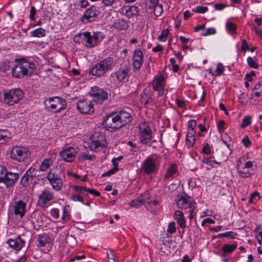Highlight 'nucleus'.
Returning <instances> with one entry per match:
<instances>
[{
	"label": "nucleus",
	"mask_w": 262,
	"mask_h": 262,
	"mask_svg": "<svg viewBox=\"0 0 262 262\" xmlns=\"http://www.w3.org/2000/svg\"><path fill=\"white\" fill-rule=\"evenodd\" d=\"M166 85V80L163 75L156 76L153 80L152 86L155 91H157L159 96L164 95Z\"/></svg>",
	"instance_id": "obj_13"
},
{
	"label": "nucleus",
	"mask_w": 262,
	"mask_h": 262,
	"mask_svg": "<svg viewBox=\"0 0 262 262\" xmlns=\"http://www.w3.org/2000/svg\"><path fill=\"white\" fill-rule=\"evenodd\" d=\"M178 170V166L176 164H171L167 168V172L165 174V179H169Z\"/></svg>",
	"instance_id": "obj_35"
},
{
	"label": "nucleus",
	"mask_w": 262,
	"mask_h": 262,
	"mask_svg": "<svg viewBox=\"0 0 262 262\" xmlns=\"http://www.w3.org/2000/svg\"><path fill=\"white\" fill-rule=\"evenodd\" d=\"M19 179V174L16 172H12L7 170L6 176L2 183L5 184L7 188L14 186Z\"/></svg>",
	"instance_id": "obj_20"
},
{
	"label": "nucleus",
	"mask_w": 262,
	"mask_h": 262,
	"mask_svg": "<svg viewBox=\"0 0 262 262\" xmlns=\"http://www.w3.org/2000/svg\"><path fill=\"white\" fill-rule=\"evenodd\" d=\"M237 172L240 177L242 178H247L251 176V173L248 170H246L244 167H240L239 166L237 167Z\"/></svg>",
	"instance_id": "obj_37"
},
{
	"label": "nucleus",
	"mask_w": 262,
	"mask_h": 262,
	"mask_svg": "<svg viewBox=\"0 0 262 262\" xmlns=\"http://www.w3.org/2000/svg\"><path fill=\"white\" fill-rule=\"evenodd\" d=\"M52 217L55 219H58L59 217V210L57 208H52L50 211Z\"/></svg>",
	"instance_id": "obj_59"
},
{
	"label": "nucleus",
	"mask_w": 262,
	"mask_h": 262,
	"mask_svg": "<svg viewBox=\"0 0 262 262\" xmlns=\"http://www.w3.org/2000/svg\"><path fill=\"white\" fill-rule=\"evenodd\" d=\"M69 200L73 202H80L82 204H84V200L82 196L78 194H72L69 198Z\"/></svg>",
	"instance_id": "obj_50"
},
{
	"label": "nucleus",
	"mask_w": 262,
	"mask_h": 262,
	"mask_svg": "<svg viewBox=\"0 0 262 262\" xmlns=\"http://www.w3.org/2000/svg\"><path fill=\"white\" fill-rule=\"evenodd\" d=\"M175 201L179 208L184 210L189 209L190 219H192L195 215L194 210L196 203L192 197L185 193L178 194L175 199Z\"/></svg>",
	"instance_id": "obj_2"
},
{
	"label": "nucleus",
	"mask_w": 262,
	"mask_h": 262,
	"mask_svg": "<svg viewBox=\"0 0 262 262\" xmlns=\"http://www.w3.org/2000/svg\"><path fill=\"white\" fill-rule=\"evenodd\" d=\"M32 180V179L30 178V177L26 175L25 173L24 174V176L22 177V178L20 179V184L24 187H29L30 185V182Z\"/></svg>",
	"instance_id": "obj_42"
},
{
	"label": "nucleus",
	"mask_w": 262,
	"mask_h": 262,
	"mask_svg": "<svg viewBox=\"0 0 262 262\" xmlns=\"http://www.w3.org/2000/svg\"><path fill=\"white\" fill-rule=\"evenodd\" d=\"M79 160L81 161L85 160L92 161L95 159V156L90 155L86 153L83 152L79 156Z\"/></svg>",
	"instance_id": "obj_47"
},
{
	"label": "nucleus",
	"mask_w": 262,
	"mask_h": 262,
	"mask_svg": "<svg viewBox=\"0 0 262 262\" xmlns=\"http://www.w3.org/2000/svg\"><path fill=\"white\" fill-rule=\"evenodd\" d=\"M118 170H119L118 166H116L115 167H114L113 168L110 169L107 171L102 173L101 175V177H109L111 175L115 174Z\"/></svg>",
	"instance_id": "obj_51"
},
{
	"label": "nucleus",
	"mask_w": 262,
	"mask_h": 262,
	"mask_svg": "<svg viewBox=\"0 0 262 262\" xmlns=\"http://www.w3.org/2000/svg\"><path fill=\"white\" fill-rule=\"evenodd\" d=\"M36 170L35 168L30 167L26 171L25 174L33 179L36 176Z\"/></svg>",
	"instance_id": "obj_58"
},
{
	"label": "nucleus",
	"mask_w": 262,
	"mask_h": 262,
	"mask_svg": "<svg viewBox=\"0 0 262 262\" xmlns=\"http://www.w3.org/2000/svg\"><path fill=\"white\" fill-rule=\"evenodd\" d=\"M7 243L10 247L18 251L25 246V242L21 238L20 236H18L15 239H9Z\"/></svg>",
	"instance_id": "obj_22"
},
{
	"label": "nucleus",
	"mask_w": 262,
	"mask_h": 262,
	"mask_svg": "<svg viewBox=\"0 0 262 262\" xmlns=\"http://www.w3.org/2000/svg\"><path fill=\"white\" fill-rule=\"evenodd\" d=\"M89 94L93 98V101L97 104H102L108 99L107 92L97 86L92 88Z\"/></svg>",
	"instance_id": "obj_9"
},
{
	"label": "nucleus",
	"mask_w": 262,
	"mask_h": 262,
	"mask_svg": "<svg viewBox=\"0 0 262 262\" xmlns=\"http://www.w3.org/2000/svg\"><path fill=\"white\" fill-rule=\"evenodd\" d=\"M255 231H257L258 233V241L260 245H262V228L260 225L256 226L255 229Z\"/></svg>",
	"instance_id": "obj_55"
},
{
	"label": "nucleus",
	"mask_w": 262,
	"mask_h": 262,
	"mask_svg": "<svg viewBox=\"0 0 262 262\" xmlns=\"http://www.w3.org/2000/svg\"><path fill=\"white\" fill-rule=\"evenodd\" d=\"M237 248L236 244H226L224 245L222 248V253H221V256H225L226 254L232 253Z\"/></svg>",
	"instance_id": "obj_30"
},
{
	"label": "nucleus",
	"mask_w": 262,
	"mask_h": 262,
	"mask_svg": "<svg viewBox=\"0 0 262 262\" xmlns=\"http://www.w3.org/2000/svg\"><path fill=\"white\" fill-rule=\"evenodd\" d=\"M225 70L224 66L221 63H218L216 69L214 73L210 71V73L213 76H219L221 75Z\"/></svg>",
	"instance_id": "obj_43"
},
{
	"label": "nucleus",
	"mask_w": 262,
	"mask_h": 262,
	"mask_svg": "<svg viewBox=\"0 0 262 262\" xmlns=\"http://www.w3.org/2000/svg\"><path fill=\"white\" fill-rule=\"evenodd\" d=\"M247 62L249 66L253 69H257L258 65L253 60V58L251 57H249L247 58Z\"/></svg>",
	"instance_id": "obj_61"
},
{
	"label": "nucleus",
	"mask_w": 262,
	"mask_h": 262,
	"mask_svg": "<svg viewBox=\"0 0 262 262\" xmlns=\"http://www.w3.org/2000/svg\"><path fill=\"white\" fill-rule=\"evenodd\" d=\"M176 232V224L174 222H171L168 226L167 232L170 234Z\"/></svg>",
	"instance_id": "obj_57"
},
{
	"label": "nucleus",
	"mask_w": 262,
	"mask_h": 262,
	"mask_svg": "<svg viewBox=\"0 0 262 262\" xmlns=\"http://www.w3.org/2000/svg\"><path fill=\"white\" fill-rule=\"evenodd\" d=\"M150 8L154 7V13L156 16H160L163 13V5L158 3L157 4H154L149 6Z\"/></svg>",
	"instance_id": "obj_40"
},
{
	"label": "nucleus",
	"mask_w": 262,
	"mask_h": 262,
	"mask_svg": "<svg viewBox=\"0 0 262 262\" xmlns=\"http://www.w3.org/2000/svg\"><path fill=\"white\" fill-rule=\"evenodd\" d=\"M146 202L142 198H138L136 199L132 200L129 205L132 207L138 208Z\"/></svg>",
	"instance_id": "obj_41"
},
{
	"label": "nucleus",
	"mask_w": 262,
	"mask_h": 262,
	"mask_svg": "<svg viewBox=\"0 0 262 262\" xmlns=\"http://www.w3.org/2000/svg\"><path fill=\"white\" fill-rule=\"evenodd\" d=\"M70 213L68 210V206H65L63 208V214L62 219L64 222H67L70 220Z\"/></svg>",
	"instance_id": "obj_52"
},
{
	"label": "nucleus",
	"mask_w": 262,
	"mask_h": 262,
	"mask_svg": "<svg viewBox=\"0 0 262 262\" xmlns=\"http://www.w3.org/2000/svg\"><path fill=\"white\" fill-rule=\"evenodd\" d=\"M27 204L23 200H18L14 205V214L23 217L26 212Z\"/></svg>",
	"instance_id": "obj_21"
},
{
	"label": "nucleus",
	"mask_w": 262,
	"mask_h": 262,
	"mask_svg": "<svg viewBox=\"0 0 262 262\" xmlns=\"http://www.w3.org/2000/svg\"><path fill=\"white\" fill-rule=\"evenodd\" d=\"M46 110H52L55 113H59L67 107V101L60 97H51L44 101Z\"/></svg>",
	"instance_id": "obj_4"
},
{
	"label": "nucleus",
	"mask_w": 262,
	"mask_h": 262,
	"mask_svg": "<svg viewBox=\"0 0 262 262\" xmlns=\"http://www.w3.org/2000/svg\"><path fill=\"white\" fill-rule=\"evenodd\" d=\"M169 34V30L167 29H164L163 30L161 33V34L158 37V39L160 41H165L167 39Z\"/></svg>",
	"instance_id": "obj_48"
},
{
	"label": "nucleus",
	"mask_w": 262,
	"mask_h": 262,
	"mask_svg": "<svg viewBox=\"0 0 262 262\" xmlns=\"http://www.w3.org/2000/svg\"><path fill=\"white\" fill-rule=\"evenodd\" d=\"M31 35L33 37H42L46 36V30L42 28L36 29L31 32Z\"/></svg>",
	"instance_id": "obj_36"
},
{
	"label": "nucleus",
	"mask_w": 262,
	"mask_h": 262,
	"mask_svg": "<svg viewBox=\"0 0 262 262\" xmlns=\"http://www.w3.org/2000/svg\"><path fill=\"white\" fill-rule=\"evenodd\" d=\"M83 33H79L77 35H75L74 37V41L76 43H80L83 40H85V37H84Z\"/></svg>",
	"instance_id": "obj_62"
},
{
	"label": "nucleus",
	"mask_w": 262,
	"mask_h": 262,
	"mask_svg": "<svg viewBox=\"0 0 262 262\" xmlns=\"http://www.w3.org/2000/svg\"><path fill=\"white\" fill-rule=\"evenodd\" d=\"M92 36L93 37V42H91L90 40L88 41L90 43L89 44L90 48H93L98 45L104 38L103 34L100 32H93V34Z\"/></svg>",
	"instance_id": "obj_29"
},
{
	"label": "nucleus",
	"mask_w": 262,
	"mask_h": 262,
	"mask_svg": "<svg viewBox=\"0 0 262 262\" xmlns=\"http://www.w3.org/2000/svg\"><path fill=\"white\" fill-rule=\"evenodd\" d=\"M114 61L112 57H108L94 66L90 71V74L99 77L107 72L112 70Z\"/></svg>",
	"instance_id": "obj_3"
},
{
	"label": "nucleus",
	"mask_w": 262,
	"mask_h": 262,
	"mask_svg": "<svg viewBox=\"0 0 262 262\" xmlns=\"http://www.w3.org/2000/svg\"><path fill=\"white\" fill-rule=\"evenodd\" d=\"M142 169L147 175L153 173L157 169L156 160L152 157H148L142 163Z\"/></svg>",
	"instance_id": "obj_16"
},
{
	"label": "nucleus",
	"mask_w": 262,
	"mask_h": 262,
	"mask_svg": "<svg viewBox=\"0 0 262 262\" xmlns=\"http://www.w3.org/2000/svg\"><path fill=\"white\" fill-rule=\"evenodd\" d=\"M139 139L143 144H147L152 139V130L146 122H143L139 125Z\"/></svg>",
	"instance_id": "obj_7"
},
{
	"label": "nucleus",
	"mask_w": 262,
	"mask_h": 262,
	"mask_svg": "<svg viewBox=\"0 0 262 262\" xmlns=\"http://www.w3.org/2000/svg\"><path fill=\"white\" fill-rule=\"evenodd\" d=\"M202 161L212 168H216L220 166L221 164L220 162L215 160L214 157H211L209 158H204Z\"/></svg>",
	"instance_id": "obj_34"
},
{
	"label": "nucleus",
	"mask_w": 262,
	"mask_h": 262,
	"mask_svg": "<svg viewBox=\"0 0 262 262\" xmlns=\"http://www.w3.org/2000/svg\"><path fill=\"white\" fill-rule=\"evenodd\" d=\"M116 113H113L106 117L103 121L102 125L106 130L114 132L122 127Z\"/></svg>",
	"instance_id": "obj_8"
},
{
	"label": "nucleus",
	"mask_w": 262,
	"mask_h": 262,
	"mask_svg": "<svg viewBox=\"0 0 262 262\" xmlns=\"http://www.w3.org/2000/svg\"><path fill=\"white\" fill-rule=\"evenodd\" d=\"M77 153L78 151L76 148L73 147H68L60 152L59 156L62 160L67 162H71L74 160Z\"/></svg>",
	"instance_id": "obj_17"
},
{
	"label": "nucleus",
	"mask_w": 262,
	"mask_h": 262,
	"mask_svg": "<svg viewBox=\"0 0 262 262\" xmlns=\"http://www.w3.org/2000/svg\"><path fill=\"white\" fill-rule=\"evenodd\" d=\"M174 218L180 228L182 229L186 228V220L185 219L184 214L182 211L180 210H176L174 213Z\"/></svg>",
	"instance_id": "obj_27"
},
{
	"label": "nucleus",
	"mask_w": 262,
	"mask_h": 262,
	"mask_svg": "<svg viewBox=\"0 0 262 262\" xmlns=\"http://www.w3.org/2000/svg\"><path fill=\"white\" fill-rule=\"evenodd\" d=\"M226 123L224 120H220L217 124V128L220 133L223 132L225 129Z\"/></svg>",
	"instance_id": "obj_64"
},
{
	"label": "nucleus",
	"mask_w": 262,
	"mask_h": 262,
	"mask_svg": "<svg viewBox=\"0 0 262 262\" xmlns=\"http://www.w3.org/2000/svg\"><path fill=\"white\" fill-rule=\"evenodd\" d=\"M208 10V8L206 6H199L196 7L195 10L193 9V11L198 13H205Z\"/></svg>",
	"instance_id": "obj_56"
},
{
	"label": "nucleus",
	"mask_w": 262,
	"mask_h": 262,
	"mask_svg": "<svg viewBox=\"0 0 262 262\" xmlns=\"http://www.w3.org/2000/svg\"><path fill=\"white\" fill-rule=\"evenodd\" d=\"M4 102L9 106H13L24 98L23 91L19 88L6 90L4 94Z\"/></svg>",
	"instance_id": "obj_5"
},
{
	"label": "nucleus",
	"mask_w": 262,
	"mask_h": 262,
	"mask_svg": "<svg viewBox=\"0 0 262 262\" xmlns=\"http://www.w3.org/2000/svg\"><path fill=\"white\" fill-rule=\"evenodd\" d=\"M216 30L214 28H208L202 33V35L206 36L215 34Z\"/></svg>",
	"instance_id": "obj_60"
},
{
	"label": "nucleus",
	"mask_w": 262,
	"mask_h": 262,
	"mask_svg": "<svg viewBox=\"0 0 262 262\" xmlns=\"http://www.w3.org/2000/svg\"><path fill=\"white\" fill-rule=\"evenodd\" d=\"M47 179L52 186L53 189L56 191L62 189V181L55 171L50 170L47 174Z\"/></svg>",
	"instance_id": "obj_11"
},
{
	"label": "nucleus",
	"mask_w": 262,
	"mask_h": 262,
	"mask_svg": "<svg viewBox=\"0 0 262 262\" xmlns=\"http://www.w3.org/2000/svg\"><path fill=\"white\" fill-rule=\"evenodd\" d=\"M154 100L153 93L149 87L144 89L140 94V101L141 103L146 107L148 104L151 103Z\"/></svg>",
	"instance_id": "obj_18"
},
{
	"label": "nucleus",
	"mask_w": 262,
	"mask_h": 262,
	"mask_svg": "<svg viewBox=\"0 0 262 262\" xmlns=\"http://www.w3.org/2000/svg\"><path fill=\"white\" fill-rule=\"evenodd\" d=\"M132 60L134 70H140L143 63V53L142 51L139 49L135 50L133 53Z\"/></svg>",
	"instance_id": "obj_15"
},
{
	"label": "nucleus",
	"mask_w": 262,
	"mask_h": 262,
	"mask_svg": "<svg viewBox=\"0 0 262 262\" xmlns=\"http://www.w3.org/2000/svg\"><path fill=\"white\" fill-rule=\"evenodd\" d=\"M100 13L99 8L93 6L85 10L81 18V21L84 23L93 21L99 15Z\"/></svg>",
	"instance_id": "obj_12"
},
{
	"label": "nucleus",
	"mask_w": 262,
	"mask_h": 262,
	"mask_svg": "<svg viewBox=\"0 0 262 262\" xmlns=\"http://www.w3.org/2000/svg\"><path fill=\"white\" fill-rule=\"evenodd\" d=\"M128 22L122 18L115 20L113 25V27L119 31L126 30L128 29Z\"/></svg>",
	"instance_id": "obj_28"
},
{
	"label": "nucleus",
	"mask_w": 262,
	"mask_h": 262,
	"mask_svg": "<svg viewBox=\"0 0 262 262\" xmlns=\"http://www.w3.org/2000/svg\"><path fill=\"white\" fill-rule=\"evenodd\" d=\"M195 135L193 132H187L185 143L187 147L190 148L193 146L195 142Z\"/></svg>",
	"instance_id": "obj_32"
},
{
	"label": "nucleus",
	"mask_w": 262,
	"mask_h": 262,
	"mask_svg": "<svg viewBox=\"0 0 262 262\" xmlns=\"http://www.w3.org/2000/svg\"><path fill=\"white\" fill-rule=\"evenodd\" d=\"M122 127L129 123L132 121V116L130 113L125 111H121L118 113H115Z\"/></svg>",
	"instance_id": "obj_23"
},
{
	"label": "nucleus",
	"mask_w": 262,
	"mask_h": 262,
	"mask_svg": "<svg viewBox=\"0 0 262 262\" xmlns=\"http://www.w3.org/2000/svg\"><path fill=\"white\" fill-rule=\"evenodd\" d=\"M121 13L125 15L127 18H130L138 15V8L136 6L124 7L121 9Z\"/></svg>",
	"instance_id": "obj_24"
},
{
	"label": "nucleus",
	"mask_w": 262,
	"mask_h": 262,
	"mask_svg": "<svg viewBox=\"0 0 262 262\" xmlns=\"http://www.w3.org/2000/svg\"><path fill=\"white\" fill-rule=\"evenodd\" d=\"M83 35L84 37H85L84 38L86 42L85 46L86 47L90 48V46H89V44L90 43H89L88 41L90 40L91 42H93V37L91 35V33L89 32H83Z\"/></svg>",
	"instance_id": "obj_49"
},
{
	"label": "nucleus",
	"mask_w": 262,
	"mask_h": 262,
	"mask_svg": "<svg viewBox=\"0 0 262 262\" xmlns=\"http://www.w3.org/2000/svg\"><path fill=\"white\" fill-rule=\"evenodd\" d=\"M7 169L3 165H0V183H2L5 176H6Z\"/></svg>",
	"instance_id": "obj_54"
},
{
	"label": "nucleus",
	"mask_w": 262,
	"mask_h": 262,
	"mask_svg": "<svg viewBox=\"0 0 262 262\" xmlns=\"http://www.w3.org/2000/svg\"><path fill=\"white\" fill-rule=\"evenodd\" d=\"M89 193L92 194L96 196H99L100 195V193L96 190L87 188L86 193H85V195L88 196Z\"/></svg>",
	"instance_id": "obj_63"
},
{
	"label": "nucleus",
	"mask_w": 262,
	"mask_h": 262,
	"mask_svg": "<svg viewBox=\"0 0 262 262\" xmlns=\"http://www.w3.org/2000/svg\"><path fill=\"white\" fill-rule=\"evenodd\" d=\"M145 203V205L146 209L151 212L155 213L157 210V206L159 203L157 200H154L146 202Z\"/></svg>",
	"instance_id": "obj_33"
},
{
	"label": "nucleus",
	"mask_w": 262,
	"mask_h": 262,
	"mask_svg": "<svg viewBox=\"0 0 262 262\" xmlns=\"http://www.w3.org/2000/svg\"><path fill=\"white\" fill-rule=\"evenodd\" d=\"M237 235V233L233 231H228L225 233H219L216 235L218 238L226 237L228 239H235Z\"/></svg>",
	"instance_id": "obj_38"
},
{
	"label": "nucleus",
	"mask_w": 262,
	"mask_h": 262,
	"mask_svg": "<svg viewBox=\"0 0 262 262\" xmlns=\"http://www.w3.org/2000/svg\"><path fill=\"white\" fill-rule=\"evenodd\" d=\"M50 241L51 238L48 234L46 233L40 234L38 235L36 246L39 248L45 247L47 244L50 243Z\"/></svg>",
	"instance_id": "obj_26"
},
{
	"label": "nucleus",
	"mask_w": 262,
	"mask_h": 262,
	"mask_svg": "<svg viewBox=\"0 0 262 262\" xmlns=\"http://www.w3.org/2000/svg\"><path fill=\"white\" fill-rule=\"evenodd\" d=\"M76 107L78 111L82 114H89L94 112L92 102L85 98L79 99L77 102Z\"/></svg>",
	"instance_id": "obj_14"
},
{
	"label": "nucleus",
	"mask_w": 262,
	"mask_h": 262,
	"mask_svg": "<svg viewBox=\"0 0 262 262\" xmlns=\"http://www.w3.org/2000/svg\"><path fill=\"white\" fill-rule=\"evenodd\" d=\"M252 118L250 116H247L244 117L242 120V123L241 124V127L245 128L251 124Z\"/></svg>",
	"instance_id": "obj_45"
},
{
	"label": "nucleus",
	"mask_w": 262,
	"mask_h": 262,
	"mask_svg": "<svg viewBox=\"0 0 262 262\" xmlns=\"http://www.w3.org/2000/svg\"><path fill=\"white\" fill-rule=\"evenodd\" d=\"M11 139L10 133L6 129H0V144H5Z\"/></svg>",
	"instance_id": "obj_31"
},
{
	"label": "nucleus",
	"mask_w": 262,
	"mask_h": 262,
	"mask_svg": "<svg viewBox=\"0 0 262 262\" xmlns=\"http://www.w3.org/2000/svg\"><path fill=\"white\" fill-rule=\"evenodd\" d=\"M106 145V141L105 138L101 136L96 140H92L89 143V148L91 151L98 152L102 150Z\"/></svg>",
	"instance_id": "obj_19"
},
{
	"label": "nucleus",
	"mask_w": 262,
	"mask_h": 262,
	"mask_svg": "<svg viewBox=\"0 0 262 262\" xmlns=\"http://www.w3.org/2000/svg\"><path fill=\"white\" fill-rule=\"evenodd\" d=\"M196 125V122L194 120H189L188 122L187 132H193L194 134H196L195 128Z\"/></svg>",
	"instance_id": "obj_46"
},
{
	"label": "nucleus",
	"mask_w": 262,
	"mask_h": 262,
	"mask_svg": "<svg viewBox=\"0 0 262 262\" xmlns=\"http://www.w3.org/2000/svg\"><path fill=\"white\" fill-rule=\"evenodd\" d=\"M54 198L53 192L49 189L41 191L38 195V205L41 208L47 207Z\"/></svg>",
	"instance_id": "obj_10"
},
{
	"label": "nucleus",
	"mask_w": 262,
	"mask_h": 262,
	"mask_svg": "<svg viewBox=\"0 0 262 262\" xmlns=\"http://www.w3.org/2000/svg\"><path fill=\"white\" fill-rule=\"evenodd\" d=\"M31 155L28 148L24 146H15L12 148L10 157L13 160L17 162H23Z\"/></svg>",
	"instance_id": "obj_6"
},
{
	"label": "nucleus",
	"mask_w": 262,
	"mask_h": 262,
	"mask_svg": "<svg viewBox=\"0 0 262 262\" xmlns=\"http://www.w3.org/2000/svg\"><path fill=\"white\" fill-rule=\"evenodd\" d=\"M53 162L51 159H45L41 162L40 166V171H45L52 164Z\"/></svg>",
	"instance_id": "obj_39"
},
{
	"label": "nucleus",
	"mask_w": 262,
	"mask_h": 262,
	"mask_svg": "<svg viewBox=\"0 0 262 262\" xmlns=\"http://www.w3.org/2000/svg\"><path fill=\"white\" fill-rule=\"evenodd\" d=\"M35 69V64L23 59L12 69L13 76L22 78L26 76H30Z\"/></svg>",
	"instance_id": "obj_1"
},
{
	"label": "nucleus",
	"mask_w": 262,
	"mask_h": 262,
	"mask_svg": "<svg viewBox=\"0 0 262 262\" xmlns=\"http://www.w3.org/2000/svg\"><path fill=\"white\" fill-rule=\"evenodd\" d=\"M73 188L77 192H78L79 193H82L85 195V193H86L87 188L85 187L79 185H74L73 186Z\"/></svg>",
	"instance_id": "obj_53"
},
{
	"label": "nucleus",
	"mask_w": 262,
	"mask_h": 262,
	"mask_svg": "<svg viewBox=\"0 0 262 262\" xmlns=\"http://www.w3.org/2000/svg\"><path fill=\"white\" fill-rule=\"evenodd\" d=\"M129 72L130 70L128 68H120L112 74V76L116 77L119 82H121L129 75Z\"/></svg>",
	"instance_id": "obj_25"
},
{
	"label": "nucleus",
	"mask_w": 262,
	"mask_h": 262,
	"mask_svg": "<svg viewBox=\"0 0 262 262\" xmlns=\"http://www.w3.org/2000/svg\"><path fill=\"white\" fill-rule=\"evenodd\" d=\"M226 27L231 34L233 35L236 33V26L234 23L227 22L226 24Z\"/></svg>",
	"instance_id": "obj_44"
}]
</instances>
